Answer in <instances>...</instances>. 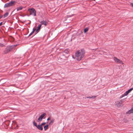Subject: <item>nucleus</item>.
Here are the masks:
<instances>
[{
	"label": "nucleus",
	"instance_id": "16",
	"mask_svg": "<svg viewBox=\"0 0 133 133\" xmlns=\"http://www.w3.org/2000/svg\"><path fill=\"white\" fill-rule=\"evenodd\" d=\"M89 28H86L84 29V32L85 33L86 32H87Z\"/></svg>",
	"mask_w": 133,
	"mask_h": 133
},
{
	"label": "nucleus",
	"instance_id": "17",
	"mask_svg": "<svg viewBox=\"0 0 133 133\" xmlns=\"http://www.w3.org/2000/svg\"><path fill=\"white\" fill-rule=\"evenodd\" d=\"M48 127H49V125H47L45 126L44 127V129L45 130H47L48 128Z\"/></svg>",
	"mask_w": 133,
	"mask_h": 133
},
{
	"label": "nucleus",
	"instance_id": "15",
	"mask_svg": "<svg viewBox=\"0 0 133 133\" xmlns=\"http://www.w3.org/2000/svg\"><path fill=\"white\" fill-rule=\"evenodd\" d=\"M23 8V7H22V6H21V7H18L17 9V11H19V10H21Z\"/></svg>",
	"mask_w": 133,
	"mask_h": 133
},
{
	"label": "nucleus",
	"instance_id": "3",
	"mask_svg": "<svg viewBox=\"0 0 133 133\" xmlns=\"http://www.w3.org/2000/svg\"><path fill=\"white\" fill-rule=\"evenodd\" d=\"M133 88H131L127 91L123 95L120 97V98H121L127 96L132 90Z\"/></svg>",
	"mask_w": 133,
	"mask_h": 133
},
{
	"label": "nucleus",
	"instance_id": "19",
	"mask_svg": "<svg viewBox=\"0 0 133 133\" xmlns=\"http://www.w3.org/2000/svg\"><path fill=\"white\" fill-rule=\"evenodd\" d=\"M33 123L34 125L36 127L37 126V124L36 123H35V121H33Z\"/></svg>",
	"mask_w": 133,
	"mask_h": 133
},
{
	"label": "nucleus",
	"instance_id": "4",
	"mask_svg": "<svg viewBox=\"0 0 133 133\" xmlns=\"http://www.w3.org/2000/svg\"><path fill=\"white\" fill-rule=\"evenodd\" d=\"M114 61L116 63H120L122 64H123V62L122 61H121L120 59H118L116 57H114Z\"/></svg>",
	"mask_w": 133,
	"mask_h": 133
},
{
	"label": "nucleus",
	"instance_id": "18",
	"mask_svg": "<svg viewBox=\"0 0 133 133\" xmlns=\"http://www.w3.org/2000/svg\"><path fill=\"white\" fill-rule=\"evenodd\" d=\"M36 29H33V31L31 32V33L29 35V36H30L33 33H34V31H35Z\"/></svg>",
	"mask_w": 133,
	"mask_h": 133
},
{
	"label": "nucleus",
	"instance_id": "6",
	"mask_svg": "<svg viewBox=\"0 0 133 133\" xmlns=\"http://www.w3.org/2000/svg\"><path fill=\"white\" fill-rule=\"evenodd\" d=\"M122 101L121 100L120 101L116 102V105L118 107H120L122 105Z\"/></svg>",
	"mask_w": 133,
	"mask_h": 133
},
{
	"label": "nucleus",
	"instance_id": "29",
	"mask_svg": "<svg viewBox=\"0 0 133 133\" xmlns=\"http://www.w3.org/2000/svg\"><path fill=\"white\" fill-rule=\"evenodd\" d=\"M1 18V16L0 17V19Z\"/></svg>",
	"mask_w": 133,
	"mask_h": 133
},
{
	"label": "nucleus",
	"instance_id": "10",
	"mask_svg": "<svg viewBox=\"0 0 133 133\" xmlns=\"http://www.w3.org/2000/svg\"><path fill=\"white\" fill-rule=\"evenodd\" d=\"M36 127L39 130H42L43 129V127L41 125H38Z\"/></svg>",
	"mask_w": 133,
	"mask_h": 133
},
{
	"label": "nucleus",
	"instance_id": "2",
	"mask_svg": "<svg viewBox=\"0 0 133 133\" xmlns=\"http://www.w3.org/2000/svg\"><path fill=\"white\" fill-rule=\"evenodd\" d=\"M28 10L30 12V15H33L34 16H36V11L34 9H29Z\"/></svg>",
	"mask_w": 133,
	"mask_h": 133
},
{
	"label": "nucleus",
	"instance_id": "20",
	"mask_svg": "<svg viewBox=\"0 0 133 133\" xmlns=\"http://www.w3.org/2000/svg\"><path fill=\"white\" fill-rule=\"evenodd\" d=\"M8 13H6L4 15V18H5L8 16Z\"/></svg>",
	"mask_w": 133,
	"mask_h": 133
},
{
	"label": "nucleus",
	"instance_id": "7",
	"mask_svg": "<svg viewBox=\"0 0 133 133\" xmlns=\"http://www.w3.org/2000/svg\"><path fill=\"white\" fill-rule=\"evenodd\" d=\"M12 46H11L10 47H6L5 49V53H6L7 52L10 51V49H12Z\"/></svg>",
	"mask_w": 133,
	"mask_h": 133
},
{
	"label": "nucleus",
	"instance_id": "26",
	"mask_svg": "<svg viewBox=\"0 0 133 133\" xmlns=\"http://www.w3.org/2000/svg\"><path fill=\"white\" fill-rule=\"evenodd\" d=\"M2 24V22H1L0 23V26Z\"/></svg>",
	"mask_w": 133,
	"mask_h": 133
},
{
	"label": "nucleus",
	"instance_id": "1",
	"mask_svg": "<svg viewBox=\"0 0 133 133\" xmlns=\"http://www.w3.org/2000/svg\"><path fill=\"white\" fill-rule=\"evenodd\" d=\"M85 52L83 50L77 51L75 53V58L78 61L81 60L84 57Z\"/></svg>",
	"mask_w": 133,
	"mask_h": 133
},
{
	"label": "nucleus",
	"instance_id": "24",
	"mask_svg": "<svg viewBox=\"0 0 133 133\" xmlns=\"http://www.w3.org/2000/svg\"><path fill=\"white\" fill-rule=\"evenodd\" d=\"M96 97V96H93L91 97V98H95Z\"/></svg>",
	"mask_w": 133,
	"mask_h": 133
},
{
	"label": "nucleus",
	"instance_id": "14",
	"mask_svg": "<svg viewBox=\"0 0 133 133\" xmlns=\"http://www.w3.org/2000/svg\"><path fill=\"white\" fill-rule=\"evenodd\" d=\"M132 112H133V108H132V109H131L127 112V114H130Z\"/></svg>",
	"mask_w": 133,
	"mask_h": 133
},
{
	"label": "nucleus",
	"instance_id": "21",
	"mask_svg": "<svg viewBox=\"0 0 133 133\" xmlns=\"http://www.w3.org/2000/svg\"><path fill=\"white\" fill-rule=\"evenodd\" d=\"M54 122V120L53 119H52L51 121L49 123V124H52Z\"/></svg>",
	"mask_w": 133,
	"mask_h": 133
},
{
	"label": "nucleus",
	"instance_id": "25",
	"mask_svg": "<svg viewBox=\"0 0 133 133\" xmlns=\"http://www.w3.org/2000/svg\"><path fill=\"white\" fill-rule=\"evenodd\" d=\"M131 6L133 7V3H131Z\"/></svg>",
	"mask_w": 133,
	"mask_h": 133
},
{
	"label": "nucleus",
	"instance_id": "28",
	"mask_svg": "<svg viewBox=\"0 0 133 133\" xmlns=\"http://www.w3.org/2000/svg\"><path fill=\"white\" fill-rule=\"evenodd\" d=\"M50 119V117H49L47 119V120H49Z\"/></svg>",
	"mask_w": 133,
	"mask_h": 133
},
{
	"label": "nucleus",
	"instance_id": "27",
	"mask_svg": "<svg viewBox=\"0 0 133 133\" xmlns=\"http://www.w3.org/2000/svg\"><path fill=\"white\" fill-rule=\"evenodd\" d=\"M87 98H91V97H87Z\"/></svg>",
	"mask_w": 133,
	"mask_h": 133
},
{
	"label": "nucleus",
	"instance_id": "22",
	"mask_svg": "<svg viewBox=\"0 0 133 133\" xmlns=\"http://www.w3.org/2000/svg\"><path fill=\"white\" fill-rule=\"evenodd\" d=\"M46 124V123L45 122V123H42L41 125L42 126V125H45V124Z\"/></svg>",
	"mask_w": 133,
	"mask_h": 133
},
{
	"label": "nucleus",
	"instance_id": "8",
	"mask_svg": "<svg viewBox=\"0 0 133 133\" xmlns=\"http://www.w3.org/2000/svg\"><path fill=\"white\" fill-rule=\"evenodd\" d=\"M69 50L68 49H66L63 52V55H65V54H68L69 53Z\"/></svg>",
	"mask_w": 133,
	"mask_h": 133
},
{
	"label": "nucleus",
	"instance_id": "23",
	"mask_svg": "<svg viewBox=\"0 0 133 133\" xmlns=\"http://www.w3.org/2000/svg\"><path fill=\"white\" fill-rule=\"evenodd\" d=\"M4 46V45L1 43H0V46L1 47H3Z\"/></svg>",
	"mask_w": 133,
	"mask_h": 133
},
{
	"label": "nucleus",
	"instance_id": "11",
	"mask_svg": "<svg viewBox=\"0 0 133 133\" xmlns=\"http://www.w3.org/2000/svg\"><path fill=\"white\" fill-rule=\"evenodd\" d=\"M9 2L11 6L14 5L16 3V2L15 1H11Z\"/></svg>",
	"mask_w": 133,
	"mask_h": 133
},
{
	"label": "nucleus",
	"instance_id": "12",
	"mask_svg": "<svg viewBox=\"0 0 133 133\" xmlns=\"http://www.w3.org/2000/svg\"><path fill=\"white\" fill-rule=\"evenodd\" d=\"M10 6H11L10 5V2H9L8 3H6L5 4V5L4 6V7L5 8L10 7Z\"/></svg>",
	"mask_w": 133,
	"mask_h": 133
},
{
	"label": "nucleus",
	"instance_id": "13",
	"mask_svg": "<svg viewBox=\"0 0 133 133\" xmlns=\"http://www.w3.org/2000/svg\"><path fill=\"white\" fill-rule=\"evenodd\" d=\"M41 24H40L38 25V27H37V30H36V32H37H37H39V30H40V29H41Z\"/></svg>",
	"mask_w": 133,
	"mask_h": 133
},
{
	"label": "nucleus",
	"instance_id": "9",
	"mask_svg": "<svg viewBox=\"0 0 133 133\" xmlns=\"http://www.w3.org/2000/svg\"><path fill=\"white\" fill-rule=\"evenodd\" d=\"M40 23H41V24L44 25L45 26L47 25V23L44 20L41 21Z\"/></svg>",
	"mask_w": 133,
	"mask_h": 133
},
{
	"label": "nucleus",
	"instance_id": "5",
	"mask_svg": "<svg viewBox=\"0 0 133 133\" xmlns=\"http://www.w3.org/2000/svg\"><path fill=\"white\" fill-rule=\"evenodd\" d=\"M46 114L45 113H44L42 114L41 116L38 118V122H39L42 121V119L43 117L46 115Z\"/></svg>",
	"mask_w": 133,
	"mask_h": 133
}]
</instances>
